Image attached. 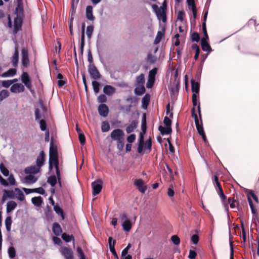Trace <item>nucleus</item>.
<instances>
[{"mask_svg": "<svg viewBox=\"0 0 259 259\" xmlns=\"http://www.w3.org/2000/svg\"><path fill=\"white\" fill-rule=\"evenodd\" d=\"M146 115L144 114L143 116V119L141 125L142 132L140 134V137L139 140V144L137 148V151L139 153H143L144 145V135L146 132Z\"/></svg>", "mask_w": 259, "mask_h": 259, "instance_id": "obj_1", "label": "nucleus"}, {"mask_svg": "<svg viewBox=\"0 0 259 259\" xmlns=\"http://www.w3.org/2000/svg\"><path fill=\"white\" fill-rule=\"evenodd\" d=\"M110 137L113 141L117 142L121 140H124V134L122 130L117 128L114 130L111 133Z\"/></svg>", "mask_w": 259, "mask_h": 259, "instance_id": "obj_5", "label": "nucleus"}, {"mask_svg": "<svg viewBox=\"0 0 259 259\" xmlns=\"http://www.w3.org/2000/svg\"><path fill=\"white\" fill-rule=\"evenodd\" d=\"M138 101V99L136 97H133V96H128L126 99V101L127 102H131V103H137Z\"/></svg>", "mask_w": 259, "mask_h": 259, "instance_id": "obj_61", "label": "nucleus"}, {"mask_svg": "<svg viewBox=\"0 0 259 259\" xmlns=\"http://www.w3.org/2000/svg\"><path fill=\"white\" fill-rule=\"evenodd\" d=\"M107 99L105 94H101L98 97L97 101L99 103L103 104L107 102Z\"/></svg>", "mask_w": 259, "mask_h": 259, "instance_id": "obj_53", "label": "nucleus"}, {"mask_svg": "<svg viewBox=\"0 0 259 259\" xmlns=\"http://www.w3.org/2000/svg\"><path fill=\"white\" fill-rule=\"evenodd\" d=\"M10 93L8 90H3L0 92V102L3 101L5 99L8 97Z\"/></svg>", "mask_w": 259, "mask_h": 259, "instance_id": "obj_44", "label": "nucleus"}, {"mask_svg": "<svg viewBox=\"0 0 259 259\" xmlns=\"http://www.w3.org/2000/svg\"><path fill=\"white\" fill-rule=\"evenodd\" d=\"M164 33L162 32L161 31H158L157 35L155 37V38L154 39V43L155 44H159L160 42L162 37L164 36Z\"/></svg>", "mask_w": 259, "mask_h": 259, "instance_id": "obj_46", "label": "nucleus"}, {"mask_svg": "<svg viewBox=\"0 0 259 259\" xmlns=\"http://www.w3.org/2000/svg\"><path fill=\"white\" fill-rule=\"evenodd\" d=\"M185 17V13L183 11H180L178 12L177 19L182 22Z\"/></svg>", "mask_w": 259, "mask_h": 259, "instance_id": "obj_59", "label": "nucleus"}, {"mask_svg": "<svg viewBox=\"0 0 259 259\" xmlns=\"http://www.w3.org/2000/svg\"><path fill=\"white\" fill-rule=\"evenodd\" d=\"M49 156H58L57 147L54 143L53 138L51 139L49 149Z\"/></svg>", "mask_w": 259, "mask_h": 259, "instance_id": "obj_15", "label": "nucleus"}, {"mask_svg": "<svg viewBox=\"0 0 259 259\" xmlns=\"http://www.w3.org/2000/svg\"><path fill=\"white\" fill-rule=\"evenodd\" d=\"M102 181L101 179H98L92 183L93 188V195L96 196L99 194L102 189Z\"/></svg>", "mask_w": 259, "mask_h": 259, "instance_id": "obj_7", "label": "nucleus"}, {"mask_svg": "<svg viewBox=\"0 0 259 259\" xmlns=\"http://www.w3.org/2000/svg\"><path fill=\"white\" fill-rule=\"evenodd\" d=\"M25 183L27 184H33L35 183L37 180V178H35L33 175H29L26 176L24 178Z\"/></svg>", "mask_w": 259, "mask_h": 259, "instance_id": "obj_34", "label": "nucleus"}, {"mask_svg": "<svg viewBox=\"0 0 259 259\" xmlns=\"http://www.w3.org/2000/svg\"><path fill=\"white\" fill-rule=\"evenodd\" d=\"M62 238L66 242L73 241V246L75 245V239L73 235H69L66 233L62 234Z\"/></svg>", "mask_w": 259, "mask_h": 259, "instance_id": "obj_25", "label": "nucleus"}, {"mask_svg": "<svg viewBox=\"0 0 259 259\" xmlns=\"http://www.w3.org/2000/svg\"><path fill=\"white\" fill-rule=\"evenodd\" d=\"M150 100V96L149 94H146L144 97L142 98V107L144 109H147L148 105H149V102Z\"/></svg>", "mask_w": 259, "mask_h": 259, "instance_id": "obj_32", "label": "nucleus"}, {"mask_svg": "<svg viewBox=\"0 0 259 259\" xmlns=\"http://www.w3.org/2000/svg\"><path fill=\"white\" fill-rule=\"evenodd\" d=\"M112 238L111 237H110L108 238V243H109L110 251L111 252V253L113 254L114 256L116 259H119L118 256L115 251V247H114L115 243H116V241L113 240L112 242Z\"/></svg>", "mask_w": 259, "mask_h": 259, "instance_id": "obj_19", "label": "nucleus"}, {"mask_svg": "<svg viewBox=\"0 0 259 259\" xmlns=\"http://www.w3.org/2000/svg\"><path fill=\"white\" fill-rule=\"evenodd\" d=\"M11 85V82L9 80H3L1 81V85L4 88H8Z\"/></svg>", "mask_w": 259, "mask_h": 259, "instance_id": "obj_64", "label": "nucleus"}, {"mask_svg": "<svg viewBox=\"0 0 259 259\" xmlns=\"http://www.w3.org/2000/svg\"><path fill=\"white\" fill-rule=\"evenodd\" d=\"M17 73V70L15 68L9 69L7 71L3 73L1 76L3 77H7L9 76H13Z\"/></svg>", "mask_w": 259, "mask_h": 259, "instance_id": "obj_35", "label": "nucleus"}, {"mask_svg": "<svg viewBox=\"0 0 259 259\" xmlns=\"http://www.w3.org/2000/svg\"><path fill=\"white\" fill-rule=\"evenodd\" d=\"M21 62L24 67H27L29 65V59L28 56V51L26 48H23L21 50Z\"/></svg>", "mask_w": 259, "mask_h": 259, "instance_id": "obj_8", "label": "nucleus"}, {"mask_svg": "<svg viewBox=\"0 0 259 259\" xmlns=\"http://www.w3.org/2000/svg\"><path fill=\"white\" fill-rule=\"evenodd\" d=\"M191 38L193 41L198 42L200 40L199 34L196 32H194L191 34Z\"/></svg>", "mask_w": 259, "mask_h": 259, "instance_id": "obj_54", "label": "nucleus"}, {"mask_svg": "<svg viewBox=\"0 0 259 259\" xmlns=\"http://www.w3.org/2000/svg\"><path fill=\"white\" fill-rule=\"evenodd\" d=\"M94 31V26L93 25L88 26L87 27V35L88 38L90 39L91 38L92 33Z\"/></svg>", "mask_w": 259, "mask_h": 259, "instance_id": "obj_52", "label": "nucleus"}, {"mask_svg": "<svg viewBox=\"0 0 259 259\" xmlns=\"http://www.w3.org/2000/svg\"><path fill=\"white\" fill-rule=\"evenodd\" d=\"M171 240L175 245H178L180 243V239L177 235L172 236Z\"/></svg>", "mask_w": 259, "mask_h": 259, "instance_id": "obj_57", "label": "nucleus"}, {"mask_svg": "<svg viewBox=\"0 0 259 259\" xmlns=\"http://www.w3.org/2000/svg\"><path fill=\"white\" fill-rule=\"evenodd\" d=\"M3 192L4 193L1 200L2 203H4L8 198H14L15 197V190H7L4 189Z\"/></svg>", "mask_w": 259, "mask_h": 259, "instance_id": "obj_14", "label": "nucleus"}, {"mask_svg": "<svg viewBox=\"0 0 259 259\" xmlns=\"http://www.w3.org/2000/svg\"><path fill=\"white\" fill-rule=\"evenodd\" d=\"M216 190L218 192V195L220 196L223 203L224 204L225 207L228 209V205L226 202L227 196L224 194L223 188H220V189H216Z\"/></svg>", "mask_w": 259, "mask_h": 259, "instance_id": "obj_24", "label": "nucleus"}, {"mask_svg": "<svg viewBox=\"0 0 259 259\" xmlns=\"http://www.w3.org/2000/svg\"><path fill=\"white\" fill-rule=\"evenodd\" d=\"M45 156L46 154L44 151H41L38 155V156L37 157L36 160V164L38 167H39L40 168L41 166H42L44 164L45 161Z\"/></svg>", "mask_w": 259, "mask_h": 259, "instance_id": "obj_16", "label": "nucleus"}, {"mask_svg": "<svg viewBox=\"0 0 259 259\" xmlns=\"http://www.w3.org/2000/svg\"><path fill=\"white\" fill-rule=\"evenodd\" d=\"M57 182H58V179H57L56 176L55 175L51 176L48 178L47 182L50 184L52 187L55 186L57 183Z\"/></svg>", "mask_w": 259, "mask_h": 259, "instance_id": "obj_40", "label": "nucleus"}, {"mask_svg": "<svg viewBox=\"0 0 259 259\" xmlns=\"http://www.w3.org/2000/svg\"><path fill=\"white\" fill-rule=\"evenodd\" d=\"M39 124H40V128L41 131H47V130H48L47 129V123L44 119L40 120L39 121Z\"/></svg>", "mask_w": 259, "mask_h": 259, "instance_id": "obj_55", "label": "nucleus"}, {"mask_svg": "<svg viewBox=\"0 0 259 259\" xmlns=\"http://www.w3.org/2000/svg\"><path fill=\"white\" fill-rule=\"evenodd\" d=\"M138 121L137 120H133L131 123L127 126L126 128V132L127 134H130L134 131L138 125Z\"/></svg>", "mask_w": 259, "mask_h": 259, "instance_id": "obj_28", "label": "nucleus"}, {"mask_svg": "<svg viewBox=\"0 0 259 259\" xmlns=\"http://www.w3.org/2000/svg\"><path fill=\"white\" fill-rule=\"evenodd\" d=\"M163 123L166 127H171V119L167 117V116H165L163 120Z\"/></svg>", "mask_w": 259, "mask_h": 259, "instance_id": "obj_60", "label": "nucleus"}, {"mask_svg": "<svg viewBox=\"0 0 259 259\" xmlns=\"http://www.w3.org/2000/svg\"><path fill=\"white\" fill-rule=\"evenodd\" d=\"M52 230L53 233L57 236H60L62 233V229L58 223H54L52 225Z\"/></svg>", "mask_w": 259, "mask_h": 259, "instance_id": "obj_23", "label": "nucleus"}, {"mask_svg": "<svg viewBox=\"0 0 259 259\" xmlns=\"http://www.w3.org/2000/svg\"><path fill=\"white\" fill-rule=\"evenodd\" d=\"M191 82V90L193 94H198L199 92V84L198 82L195 81L194 80L192 79Z\"/></svg>", "mask_w": 259, "mask_h": 259, "instance_id": "obj_27", "label": "nucleus"}, {"mask_svg": "<svg viewBox=\"0 0 259 259\" xmlns=\"http://www.w3.org/2000/svg\"><path fill=\"white\" fill-rule=\"evenodd\" d=\"M10 91L13 93H22L25 91V87L21 83H14L11 86Z\"/></svg>", "mask_w": 259, "mask_h": 259, "instance_id": "obj_12", "label": "nucleus"}, {"mask_svg": "<svg viewBox=\"0 0 259 259\" xmlns=\"http://www.w3.org/2000/svg\"><path fill=\"white\" fill-rule=\"evenodd\" d=\"M202 32L204 34V37L203 38H205V40L208 39V35L207 32L206 30V25L205 23H202Z\"/></svg>", "mask_w": 259, "mask_h": 259, "instance_id": "obj_56", "label": "nucleus"}, {"mask_svg": "<svg viewBox=\"0 0 259 259\" xmlns=\"http://www.w3.org/2000/svg\"><path fill=\"white\" fill-rule=\"evenodd\" d=\"M32 203L36 206H40L43 203L42 198L40 196L34 197L31 199Z\"/></svg>", "mask_w": 259, "mask_h": 259, "instance_id": "obj_36", "label": "nucleus"}, {"mask_svg": "<svg viewBox=\"0 0 259 259\" xmlns=\"http://www.w3.org/2000/svg\"><path fill=\"white\" fill-rule=\"evenodd\" d=\"M213 183L217 187L216 189H219L220 188H222L220 182H219V177L217 175H214L212 178Z\"/></svg>", "mask_w": 259, "mask_h": 259, "instance_id": "obj_45", "label": "nucleus"}, {"mask_svg": "<svg viewBox=\"0 0 259 259\" xmlns=\"http://www.w3.org/2000/svg\"><path fill=\"white\" fill-rule=\"evenodd\" d=\"M251 197L253 199L256 204L259 203V200L257 196L254 194L252 190H249L247 194V199L251 208V212L253 214H255L257 212V210L252 202Z\"/></svg>", "mask_w": 259, "mask_h": 259, "instance_id": "obj_2", "label": "nucleus"}, {"mask_svg": "<svg viewBox=\"0 0 259 259\" xmlns=\"http://www.w3.org/2000/svg\"><path fill=\"white\" fill-rule=\"evenodd\" d=\"M15 195L20 201H23L25 199V196L23 192L18 188L15 189Z\"/></svg>", "mask_w": 259, "mask_h": 259, "instance_id": "obj_30", "label": "nucleus"}, {"mask_svg": "<svg viewBox=\"0 0 259 259\" xmlns=\"http://www.w3.org/2000/svg\"><path fill=\"white\" fill-rule=\"evenodd\" d=\"M98 112L101 116L105 117L107 116L109 113V108L105 104H101L98 107Z\"/></svg>", "mask_w": 259, "mask_h": 259, "instance_id": "obj_17", "label": "nucleus"}, {"mask_svg": "<svg viewBox=\"0 0 259 259\" xmlns=\"http://www.w3.org/2000/svg\"><path fill=\"white\" fill-rule=\"evenodd\" d=\"M157 72V68L155 67L149 71L148 78H149V81L155 80V75Z\"/></svg>", "mask_w": 259, "mask_h": 259, "instance_id": "obj_42", "label": "nucleus"}, {"mask_svg": "<svg viewBox=\"0 0 259 259\" xmlns=\"http://www.w3.org/2000/svg\"><path fill=\"white\" fill-rule=\"evenodd\" d=\"M78 139L81 145H84L85 143V137L83 133L78 134Z\"/></svg>", "mask_w": 259, "mask_h": 259, "instance_id": "obj_58", "label": "nucleus"}, {"mask_svg": "<svg viewBox=\"0 0 259 259\" xmlns=\"http://www.w3.org/2000/svg\"><path fill=\"white\" fill-rule=\"evenodd\" d=\"M5 223L7 231H10L11 229V225L12 223V218L11 216H8L6 218Z\"/></svg>", "mask_w": 259, "mask_h": 259, "instance_id": "obj_41", "label": "nucleus"}, {"mask_svg": "<svg viewBox=\"0 0 259 259\" xmlns=\"http://www.w3.org/2000/svg\"><path fill=\"white\" fill-rule=\"evenodd\" d=\"M152 7L155 11L158 19H161L164 23L167 20L166 10L158 9V7L156 5H153Z\"/></svg>", "mask_w": 259, "mask_h": 259, "instance_id": "obj_3", "label": "nucleus"}, {"mask_svg": "<svg viewBox=\"0 0 259 259\" xmlns=\"http://www.w3.org/2000/svg\"><path fill=\"white\" fill-rule=\"evenodd\" d=\"M228 204H230L231 208H236V199L235 198V195L233 194V197H229L228 199Z\"/></svg>", "mask_w": 259, "mask_h": 259, "instance_id": "obj_43", "label": "nucleus"}, {"mask_svg": "<svg viewBox=\"0 0 259 259\" xmlns=\"http://www.w3.org/2000/svg\"><path fill=\"white\" fill-rule=\"evenodd\" d=\"M11 62L13 67H17L19 62V50L18 44L16 42L15 45L14 53L11 58Z\"/></svg>", "mask_w": 259, "mask_h": 259, "instance_id": "obj_10", "label": "nucleus"}, {"mask_svg": "<svg viewBox=\"0 0 259 259\" xmlns=\"http://www.w3.org/2000/svg\"><path fill=\"white\" fill-rule=\"evenodd\" d=\"M134 90L135 94L137 96H141L145 92L144 85H138Z\"/></svg>", "mask_w": 259, "mask_h": 259, "instance_id": "obj_37", "label": "nucleus"}, {"mask_svg": "<svg viewBox=\"0 0 259 259\" xmlns=\"http://www.w3.org/2000/svg\"><path fill=\"white\" fill-rule=\"evenodd\" d=\"M0 170L5 176H8L9 171L3 163L0 164Z\"/></svg>", "mask_w": 259, "mask_h": 259, "instance_id": "obj_49", "label": "nucleus"}, {"mask_svg": "<svg viewBox=\"0 0 259 259\" xmlns=\"http://www.w3.org/2000/svg\"><path fill=\"white\" fill-rule=\"evenodd\" d=\"M86 17L91 21L95 19V17L93 15V7L91 6H88L86 8Z\"/></svg>", "mask_w": 259, "mask_h": 259, "instance_id": "obj_26", "label": "nucleus"}, {"mask_svg": "<svg viewBox=\"0 0 259 259\" xmlns=\"http://www.w3.org/2000/svg\"><path fill=\"white\" fill-rule=\"evenodd\" d=\"M197 256V253L195 250L190 249L189 251V254L188 258L189 259H195Z\"/></svg>", "mask_w": 259, "mask_h": 259, "instance_id": "obj_63", "label": "nucleus"}, {"mask_svg": "<svg viewBox=\"0 0 259 259\" xmlns=\"http://www.w3.org/2000/svg\"><path fill=\"white\" fill-rule=\"evenodd\" d=\"M88 71L92 78L97 80L101 78V74L94 64L89 65Z\"/></svg>", "mask_w": 259, "mask_h": 259, "instance_id": "obj_4", "label": "nucleus"}, {"mask_svg": "<svg viewBox=\"0 0 259 259\" xmlns=\"http://www.w3.org/2000/svg\"><path fill=\"white\" fill-rule=\"evenodd\" d=\"M201 45L202 50L203 51L207 52L208 53H210L212 50L211 48L207 42V40H205V38H202L201 40Z\"/></svg>", "mask_w": 259, "mask_h": 259, "instance_id": "obj_22", "label": "nucleus"}, {"mask_svg": "<svg viewBox=\"0 0 259 259\" xmlns=\"http://www.w3.org/2000/svg\"><path fill=\"white\" fill-rule=\"evenodd\" d=\"M152 147V141L150 137L145 142V149L148 150L147 153H149L151 150Z\"/></svg>", "mask_w": 259, "mask_h": 259, "instance_id": "obj_50", "label": "nucleus"}, {"mask_svg": "<svg viewBox=\"0 0 259 259\" xmlns=\"http://www.w3.org/2000/svg\"><path fill=\"white\" fill-rule=\"evenodd\" d=\"M40 168L37 165H32L27 167L24 170V172L26 174L35 175L40 171Z\"/></svg>", "mask_w": 259, "mask_h": 259, "instance_id": "obj_18", "label": "nucleus"}, {"mask_svg": "<svg viewBox=\"0 0 259 259\" xmlns=\"http://www.w3.org/2000/svg\"><path fill=\"white\" fill-rule=\"evenodd\" d=\"M101 130L102 132H107L110 130V125L107 121H103L101 124Z\"/></svg>", "mask_w": 259, "mask_h": 259, "instance_id": "obj_47", "label": "nucleus"}, {"mask_svg": "<svg viewBox=\"0 0 259 259\" xmlns=\"http://www.w3.org/2000/svg\"><path fill=\"white\" fill-rule=\"evenodd\" d=\"M8 254L10 258H13L16 256V250L13 246H11L8 249Z\"/></svg>", "mask_w": 259, "mask_h": 259, "instance_id": "obj_51", "label": "nucleus"}, {"mask_svg": "<svg viewBox=\"0 0 259 259\" xmlns=\"http://www.w3.org/2000/svg\"><path fill=\"white\" fill-rule=\"evenodd\" d=\"M199 240V236L197 234H194L191 237V241L195 244H197Z\"/></svg>", "mask_w": 259, "mask_h": 259, "instance_id": "obj_62", "label": "nucleus"}, {"mask_svg": "<svg viewBox=\"0 0 259 259\" xmlns=\"http://www.w3.org/2000/svg\"><path fill=\"white\" fill-rule=\"evenodd\" d=\"M92 85L94 92L97 94L100 91V83L97 81L94 80L92 81Z\"/></svg>", "mask_w": 259, "mask_h": 259, "instance_id": "obj_48", "label": "nucleus"}, {"mask_svg": "<svg viewBox=\"0 0 259 259\" xmlns=\"http://www.w3.org/2000/svg\"><path fill=\"white\" fill-rule=\"evenodd\" d=\"M198 111L199 114V116L200 119V124L195 125L196 129L197 130V132L199 135L203 134L204 132V129L202 125V118H201V111H200V103H199V105L198 106Z\"/></svg>", "mask_w": 259, "mask_h": 259, "instance_id": "obj_20", "label": "nucleus"}, {"mask_svg": "<svg viewBox=\"0 0 259 259\" xmlns=\"http://www.w3.org/2000/svg\"><path fill=\"white\" fill-rule=\"evenodd\" d=\"M123 230L129 232L132 227V224L130 220H124L122 224Z\"/></svg>", "mask_w": 259, "mask_h": 259, "instance_id": "obj_29", "label": "nucleus"}, {"mask_svg": "<svg viewBox=\"0 0 259 259\" xmlns=\"http://www.w3.org/2000/svg\"><path fill=\"white\" fill-rule=\"evenodd\" d=\"M134 184L137 187L138 190L142 193H145L147 188L144 185V181L142 179H136L135 181Z\"/></svg>", "mask_w": 259, "mask_h": 259, "instance_id": "obj_13", "label": "nucleus"}, {"mask_svg": "<svg viewBox=\"0 0 259 259\" xmlns=\"http://www.w3.org/2000/svg\"><path fill=\"white\" fill-rule=\"evenodd\" d=\"M60 252L65 259H74L73 251L71 248L62 246L60 249Z\"/></svg>", "mask_w": 259, "mask_h": 259, "instance_id": "obj_6", "label": "nucleus"}, {"mask_svg": "<svg viewBox=\"0 0 259 259\" xmlns=\"http://www.w3.org/2000/svg\"><path fill=\"white\" fill-rule=\"evenodd\" d=\"M17 204L14 201H10L7 203L6 211L7 213H9L13 211L16 207Z\"/></svg>", "mask_w": 259, "mask_h": 259, "instance_id": "obj_31", "label": "nucleus"}, {"mask_svg": "<svg viewBox=\"0 0 259 259\" xmlns=\"http://www.w3.org/2000/svg\"><path fill=\"white\" fill-rule=\"evenodd\" d=\"M136 81L137 85H144L145 81L144 74L141 73L140 75L137 76Z\"/></svg>", "mask_w": 259, "mask_h": 259, "instance_id": "obj_38", "label": "nucleus"}, {"mask_svg": "<svg viewBox=\"0 0 259 259\" xmlns=\"http://www.w3.org/2000/svg\"><path fill=\"white\" fill-rule=\"evenodd\" d=\"M158 130L160 133L162 135H168L172 132V128L171 127H164L162 125H160L158 127Z\"/></svg>", "mask_w": 259, "mask_h": 259, "instance_id": "obj_33", "label": "nucleus"}, {"mask_svg": "<svg viewBox=\"0 0 259 259\" xmlns=\"http://www.w3.org/2000/svg\"><path fill=\"white\" fill-rule=\"evenodd\" d=\"M54 210L58 215L61 217L62 220L65 219V214L62 209L58 205L56 204L54 206Z\"/></svg>", "mask_w": 259, "mask_h": 259, "instance_id": "obj_39", "label": "nucleus"}, {"mask_svg": "<svg viewBox=\"0 0 259 259\" xmlns=\"http://www.w3.org/2000/svg\"><path fill=\"white\" fill-rule=\"evenodd\" d=\"M21 80L28 90H31L32 88L31 81L27 72H23L22 73L21 75Z\"/></svg>", "mask_w": 259, "mask_h": 259, "instance_id": "obj_9", "label": "nucleus"}, {"mask_svg": "<svg viewBox=\"0 0 259 259\" xmlns=\"http://www.w3.org/2000/svg\"><path fill=\"white\" fill-rule=\"evenodd\" d=\"M23 20L21 17H19L18 16L14 19V30L13 32L14 34L17 33V32L21 30Z\"/></svg>", "mask_w": 259, "mask_h": 259, "instance_id": "obj_11", "label": "nucleus"}, {"mask_svg": "<svg viewBox=\"0 0 259 259\" xmlns=\"http://www.w3.org/2000/svg\"><path fill=\"white\" fill-rule=\"evenodd\" d=\"M115 91V88L110 85H105L103 88V92L104 94L108 96L112 95Z\"/></svg>", "mask_w": 259, "mask_h": 259, "instance_id": "obj_21", "label": "nucleus"}]
</instances>
